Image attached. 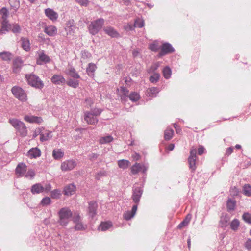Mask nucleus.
Wrapping results in <instances>:
<instances>
[{
    "mask_svg": "<svg viewBox=\"0 0 251 251\" xmlns=\"http://www.w3.org/2000/svg\"><path fill=\"white\" fill-rule=\"evenodd\" d=\"M9 122L21 136L25 137L27 135V129L25 125L23 122L17 119L10 118Z\"/></svg>",
    "mask_w": 251,
    "mask_h": 251,
    "instance_id": "obj_1",
    "label": "nucleus"
},
{
    "mask_svg": "<svg viewBox=\"0 0 251 251\" xmlns=\"http://www.w3.org/2000/svg\"><path fill=\"white\" fill-rule=\"evenodd\" d=\"M59 216L58 223L61 226H66L70 219L72 216L71 210L67 207H63L59 210L58 212Z\"/></svg>",
    "mask_w": 251,
    "mask_h": 251,
    "instance_id": "obj_2",
    "label": "nucleus"
},
{
    "mask_svg": "<svg viewBox=\"0 0 251 251\" xmlns=\"http://www.w3.org/2000/svg\"><path fill=\"white\" fill-rule=\"evenodd\" d=\"M104 23V20L103 18L92 21L88 26L89 33L93 35L97 34L102 28Z\"/></svg>",
    "mask_w": 251,
    "mask_h": 251,
    "instance_id": "obj_3",
    "label": "nucleus"
},
{
    "mask_svg": "<svg viewBox=\"0 0 251 251\" xmlns=\"http://www.w3.org/2000/svg\"><path fill=\"white\" fill-rule=\"evenodd\" d=\"M25 78L29 85L38 89H42L44 86L43 81L39 77L34 74H27Z\"/></svg>",
    "mask_w": 251,
    "mask_h": 251,
    "instance_id": "obj_4",
    "label": "nucleus"
},
{
    "mask_svg": "<svg viewBox=\"0 0 251 251\" xmlns=\"http://www.w3.org/2000/svg\"><path fill=\"white\" fill-rule=\"evenodd\" d=\"M11 92L13 95L20 100L24 101L26 100V95L22 88L15 86L12 88Z\"/></svg>",
    "mask_w": 251,
    "mask_h": 251,
    "instance_id": "obj_5",
    "label": "nucleus"
},
{
    "mask_svg": "<svg viewBox=\"0 0 251 251\" xmlns=\"http://www.w3.org/2000/svg\"><path fill=\"white\" fill-rule=\"evenodd\" d=\"M38 57L36 59V63L42 65L50 62L51 59L50 57L45 54L43 50H40L37 52Z\"/></svg>",
    "mask_w": 251,
    "mask_h": 251,
    "instance_id": "obj_6",
    "label": "nucleus"
},
{
    "mask_svg": "<svg viewBox=\"0 0 251 251\" xmlns=\"http://www.w3.org/2000/svg\"><path fill=\"white\" fill-rule=\"evenodd\" d=\"M190 153V155L188 158L189 168L192 171H194L196 169V161L197 159L196 149H192Z\"/></svg>",
    "mask_w": 251,
    "mask_h": 251,
    "instance_id": "obj_7",
    "label": "nucleus"
},
{
    "mask_svg": "<svg viewBox=\"0 0 251 251\" xmlns=\"http://www.w3.org/2000/svg\"><path fill=\"white\" fill-rule=\"evenodd\" d=\"M76 28V27L74 20H69L67 22L66 27L65 28L66 32L67 37L70 38V36H73Z\"/></svg>",
    "mask_w": 251,
    "mask_h": 251,
    "instance_id": "obj_8",
    "label": "nucleus"
},
{
    "mask_svg": "<svg viewBox=\"0 0 251 251\" xmlns=\"http://www.w3.org/2000/svg\"><path fill=\"white\" fill-rule=\"evenodd\" d=\"M143 189L141 187H133L132 189V199L136 204L139 202L143 194Z\"/></svg>",
    "mask_w": 251,
    "mask_h": 251,
    "instance_id": "obj_9",
    "label": "nucleus"
},
{
    "mask_svg": "<svg viewBox=\"0 0 251 251\" xmlns=\"http://www.w3.org/2000/svg\"><path fill=\"white\" fill-rule=\"evenodd\" d=\"M76 165L77 163L75 160H67L61 163V169L63 171H68L75 168Z\"/></svg>",
    "mask_w": 251,
    "mask_h": 251,
    "instance_id": "obj_10",
    "label": "nucleus"
},
{
    "mask_svg": "<svg viewBox=\"0 0 251 251\" xmlns=\"http://www.w3.org/2000/svg\"><path fill=\"white\" fill-rule=\"evenodd\" d=\"M175 51L174 48L169 43H165L162 45L159 56H164L166 54L173 53Z\"/></svg>",
    "mask_w": 251,
    "mask_h": 251,
    "instance_id": "obj_11",
    "label": "nucleus"
},
{
    "mask_svg": "<svg viewBox=\"0 0 251 251\" xmlns=\"http://www.w3.org/2000/svg\"><path fill=\"white\" fill-rule=\"evenodd\" d=\"M23 66V61L19 57H17L13 61V72L14 73H18L20 72L22 66Z\"/></svg>",
    "mask_w": 251,
    "mask_h": 251,
    "instance_id": "obj_12",
    "label": "nucleus"
},
{
    "mask_svg": "<svg viewBox=\"0 0 251 251\" xmlns=\"http://www.w3.org/2000/svg\"><path fill=\"white\" fill-rule=\"evenodd\" d=\"M84 120L88 124L94 125L96 124L98 119L91 112H86L84 114Z\"/></svg>",
    "mask_w": 251,
    "mask_h": 251,
    "instance_id": "obj_13",
    "label": "nucleus"
},
{
    "mask_svg": "<svg viewBox=\"0 0 251 251\" xmlns=\"http://www.w3.org/2000/svg\"><path fill=\"white\" fill-rule=\"evenodd\" d=\"M147 170V168L145 165L136 163L132 166L131 172L132 174L135 175L140 172H142L143 173H145Z\"/></svg>",
    "mask_w": 251,
    "mask_h": 251,
    "instance_id": "obj_14",
    "label": "nucleus"
},
{
    "mask_svg": "<svg viewBox=\"0 0 251 251\" xmlns=\"http://www.w3.org/2000/svg\"><path fill=\"white\" fill-rule=\"evenodd\" d=\"M50 80L53 84L58 85H63L66 82L65 78L60 75H54L52 76Z\"/></svg>",
    "mask_w": 251,
    "mask_h": 251,
    "instance_id": "obj_15",
    "label": "nucleus"
},
{
    "mask_svg": "<svg viewBox=\"0 0 251 251\" xmlns=\"http://www.w3.org/2000/svg\"><path fill=\"white\" fill-rule=\"evenodd\" d=\"M98 205L94 201H91L89 202L88 208V215L91 218H93L97 214Z\"/></svg>",
    "mask_w": 251,
    "mask_h": 251,
    "instance_id": "obj_16",
    "label": "nucleus"
},
{
    "mask_svg": "<svg viewBox=\"0 0 251 251\" xmlns=\"http://www.w3.org/2000/svg\"><path fill=\"white\" fill-rule=\"evenodd\" d=\"M27 166L24 163H19L16 169L15 172L16 174L20 177L24 176L26 172Z\"/></svg>",
    "mask_w": 251,
    "mask_h": 251,
    "instance_id": "obj_17",
    "label": "nucleus"
},
{
    "mask_svg": "<svg viewBox=\"0 0 251 251\" xmlns=\"http://www.w3.org/2000/svg\"><path fill=\"white\" fill-rule=\"evenodd\" d=\"M45 15L50 20L55 21L58 17V13L52 9L48 8L45 10Z\"/></svg>",
    "mask_w": 251,
    "mask_h": 251,
    "instance_id": "obj_18",
    "label": "nucleus"
},
{
    "mask_svg": "<svg viewBox=\"0 0 251 251\" xmlns=\"http://www.w3.org/2000/svg\"><path fill=\"white\" fill-rule=\"evenodd\" d=\"M41 155V151L37 147L30 149L27 153V156L31 159L36 158L40 157Z\"/></svg>",
    "mask_w": 251,
    "mask_h": 251,
    "instance_id": "obj_19",
    "label": "nucleus"
},
{
    "mask_svg": "<svg viewBox=\"0 0 251 251\" xmlns=\"http://www.w3.org/2000/svg\"><path fill=\"white\" fill-rule=\"evenodd\" d=\"M24 120L30 123L40 124L43 121L42 119L40 117L33 115H26L24 117Z\"/></svg>",
    "mask_w": 251,
    "mask_h": 251,
    "instance_id": "obj_20",
    "label": "nucleus"
},
{
    "mask_svg": "<svg viewBox=\"0 0 251 251\" xmlns=\"http://www.w3.org/2000/svg\"><path fill=\"white\" fill-rule=\"evenodd\" d=\"M137 210V205H134L131 211H127L124 214V218L126 220H129L135 216Z\"/></svg>",
    "mask_w": 251,
    "mask_h": 251,
    "instance_id": "obj_21",
    "label": "nucleus"
},
{
    "mask_svg": "<svg viewBox=\"0 0 251 251\" xmlns=\"http://www.w3.org/2000/svg\"><path fill=\"white\" fill-rule=\"evenodd\" d=\"M44 32L50 36H54L57 34V28L54 25H49L44 28Z\"/></svg>",
    "mask_w": 251,
    "mask_h": 251,
    "instance_id": "obj_22",
    "label": "nucleus"
},
{
    "mask_svg": "<svg viewBox=\"0 0 251 251\" xmlns=\"http://www.w3.org/2000/svg\"><path fill=\"white\" fill-rule=\"evenodd\" d=\"M52 137V132L49 130H45L40 133V140L42 142L49 140Z\"/></svg>",
    "mask_w": 251,
    "mask_h": 251,
    "instance_id": "obj_23",
    "label": "nucleus"
},
{
    "mask_svg": "<svg viewBox=\"0 0 251 251\" xmlns=\"http://www.w3.org/2000/svg\"><path fill=\"white\" fill-rule=\"evenodd\" d=\"M1 24L0 31L3 34H6L10 29L11 25L9 23L8 20L0 21Z\"/></svg>",
    "mask_w": 251,
    "mask_h": 251,
    "instance_id": "obj_24",
    "label": "nucleus"
},
{
    "mask_svg": "<svg viewBox=\"0 0 251 251\" xmlns=\"http://www.w3.org/2000/svg\"><path fill=\"white\" fill-rule=\"evenodd\" d=\"M31 192L33 195L43 192V186L39 183L34 184L31 187Z\"/></svg>",
    "mask_w": 251,
    "mask_h": 251,
    "instance_id": "obj_25",
    "label": "nucleus"
},
{
    "mask_svg": "<svg viewBox=\"0 0 251 251\" xmlns=\"http://www.w3.org/2000/svg\"><path fill=\"white\" fill-rule=\"evenodd\" d=\"M75 186L72 184H70L65 187L63 193L66 196H71L75 192Z\"/></svg>",
    "mask_w": 251,
    "mask_h": 251,
    "instance_id": "obj_26",
    "label": "nucleus"
},
{
    "mask_svg": "<svg viewBox=\"0 0 251 251\" xmlns=\"http://www.w3.org/2000/svg\"><path fill=\"white\" fill-rule=\"evenodd\" d=\"M21 45L23 49L26 51L30 50V43L29 40L27 38L22 37L21 38Z\"/></svg>",
    "mask_w": 251,
    "mask_h": 251,
    "instance_id": "obj_27",
    "label": "nucleus"
},
{
    "mask_svg": "<svg viewBox=\"0 0 251 251\" xmlns=\"http://www.w3.org/2000/svg\"><path fill=\"white\" fill-rule=\"evenodd\" d=\"M104 31L106 34L112 38L117 37L119 33L112 27L108 26L104 28Z\"/></svg>",
    "mask_w": 251,
    "mask_h": 251,
    "instance_id": "obj_28",
    "label": "nucleus"
},
{
    "mask_svg": "<svg viewBox=\"0 0 251 251\" xmlns=\"http://www.w3.org/2000/svg\"><path fill=\"white\" fill-rule=\"evenodd\" d=\"M120 97L122 101H126L127 100L129 96V90L125 87H121L120 88Z\"/></svg>",
    "mask_w": 251,
    "mask_h": 251,
    "instance_id": "obj_29",
    "label": "nucleus"
},
{
    "mask_svg": "<svg viewBox=\"0 0 251 251\" xmlns=\"http://www.w3.org/2000/svg\"><path fill=\"white\" fill-rule=\"evenodd\" d=\"M67 74L75 79H78L80 77L75 69L73 67H71L68 69Z\"/></svg>",
    "mask_w": 251,
    "mask_h": 251,
    "instance_id": "obj_30",
    "label": "nucleus"
},
{
    "mask_svg": "<svg viewBox=\"0 0 251 251\" xmlns=\"http://www.w3.org/2000/svg\"><path fill=\"white\" fill-rule=\"evenodd\" d=\"M12 57V53L8 51H3L0 53V57L2 60L5 61H10Z\"/></svg>",
    "mask_w": 251,
    "mask_h": 251,
    "instance_id": "obj_31",
    "label": "nucleus"
},
{
    "mask_svg": "<svg viewBox=\"0 0 251 251\" xmlns=\"http://www.w3.org/2000/svg\"><path fill=\"white\" fill-rule=\"evenodd\" d=\"M9 12L5 7H3L0 10V21H7Z\"/></svg>",
    "mask_w": 251,
    "mask_h": 251,
    "instance_id": "obj_32",
    "label": "nucleus"
},
{
    "mask_svg": "<svg viewBox=\"0 0 251 251\" xmlns=\"http://www.w3.org/2000/svg\"><path fill=\"white\" fill-rule=\"evenodd\" d=\"M112 226V223L110 222H102L99 226V230L105 231L109 229Z\"/></svg>",
    "mask_w": 251,
    "mask_h": 251,
    "instance_id": "obj_33",
    "label": "nucleus"
},
{
    "mask_svg": "<svg viewBox=\"0 0 251 251\" xmlns=\"http://www.w3.org/2000/svg\"><path fill=\"white\" fill-rule=\"evenodd\" d=\"M64 155V152L61 149L53 150L52 151V156L56 160H58L62 158Z\"/></svg>",
    "mask_w": 251,
    "mask_h": 251,
    "instance_id": "obj_34",
    "label": "nucleus"
},
{
    "mask_svg": "<svg viewBox=\"0 0 251 251\" xmlns=\"http://www.w3.org/2000/svg\"><path fill=\"white\" fill-rule=\"evenodd\" d=\"M66 83L69 86L74 88H76L79 86V81L77 80V79L69 78L67 81Z\"/></svg>",
    "mask_w": 251,
    "mask_h": 251,
    "instance_id": "obj_35",
    "label": "nucleus"
},
{
    "mask_svg": "<svg viewBox=\"0 0 251 251\" xmlns=\"http://www.w3.org/2000/svg\"><path fill=\"white\" fill-rule=\"evenodd\" d=\"M118 166L123 169H126L130 165V162L127 160L122 159L118 161Z\"/></svg>",
    "mask_w": 251,
    "mask_h": 251,
    "instance_id": "obj_36",
    "label": "nucleus"
},
{
    "mask_svg": "<svg viewBox=\"0 0 251 251\" xmlns=\"http://www.w3.org/2000/svg\"><path fill=\"white\" fill-rule=\"evenodd\" d=\"M236 207V201L231 199H228L227 201V208L228 211H231L235 209Z\"/></svg>",
    "mask_w": 251,
    "mask_h": 251,
    "instance_id": "obj_37",
    "label": "nucleus"
},
{
    "mask_svg": "<svg viewBox=\"0 0 251 251\" xmlns=\"http://www.w3.org/2000/svg\"><path fill=\"white\" fill-rule=\"evenodd\" d=\"M96 69V65L93 63H89L88 64V66L86 69V72L87 73V74L89 76L93 75V74L94 72L95 71Z\"/></svg>",
    "mask_w": 251,
    "mask_h": 251,
    "instance_id": "obj_38",
    "label": "nucleus"
},
{
    "mask_svg": "<svg viewBox=\"0 0 251 251\" xmlns=\"http://www.w3.org/2000/svg\"><path fill=\"white\" fill-rule=\"evenodd\" d=\"M159 90L156 87H151L148 90V94L151 97H155L159 93Z\"/></svg>",
    "mask_w": 251,
    "mask_h": 251,
    "instance_id": "obj_39",
    "label": "nucleus"
},
{
    "mask_svg": "<svg viewBox=\"0 0 251 251\" xmlns=\"http://www.w3.org/2000/svg\"><path fill=\"white\" fill-rule=\"evenodd\" d=\"M163 75L166 79L170 78L172 74L171 68L168 66H166L163 70Z\"/></svg>",
    "mask_w": 251,
    "mask_h": 251,
    "instance_id": "obj_40",
    "label": "nucleus"
},
{
    "mask_svg": "<svg viewBox=\"0 0 251 251\" xmlns=\"http://www.w3.org/2000/svg\"><path fill=\"white\" fill-rule=\"evenodd\" d=\"M174 131L171 128H167L164 132V138L166 140H170L173 136Z\"/></svg>",
    "mask_w": 251,
    "mask_h": 251,
    "instance_id": "obj_41",
    "label": "nucleus"
},
{
    "mask_svg": "<svg viewBox=\"0 0 251 251\" xmlns=\"http://www.w3.org/2000/svg\"><path fill=\"white\" fill-rule=\"evenodd\" d=\"M243 194L248 197L251 196V186L249 184H246L243 186Z\"/></svg>",
    "mask_w": 251,
    "mask_h": 251,
    "instance_id": "obj_42",
    "label": "nucleus"
},
{
    "mask_svg": "<svg viewBox=\"0 0 251 251\" xmlns=\"http://www.w3.org/2000/svg\"><path fill=\"white\" fill-rule=\"evenodd\" d=\"M129 99L133 102H136L138 101L140 97L138 93L137 92H132L130 93L128 96Z\"/></svg>",
    "mask_w": 251,
    "mask_h": 251,
    "instance_id": "obj_43",
    "label": "nucleus"
},
{
    "mask_svg": "<svg viewBox=\"0 0 251 251\" xmlns=\"http://www.w3.org/2000/svg\"><path fill=\"white\" fill-rule=\"evenodd\" d=\"M191 218V216L190 215H188L185 218L182 222H181L178 226V228H181L183 227L187 226L188 224L189 223L190 219Z\"/></svg>",
    "mask_w": 251,
    "mask_h": 251,
    "instance_id": "obj_44",
    "label": "nucleus"
},
{
    "mask_svg": "<svg viewBox=\"0 0 251 251\" xmlns=\"http://www.w3.org/2000/svg\"><path fill=\"white\" fill-rule=\"evenodd\" d=\"M113 138L111 135H107L100 138V142L101 144H106L111 142Z\"/></svg>",
    "mask_w": 251,
    "mask_h": 251,
    "instance_id": "obj_45",
    "label": "nucleus"
},
{
    "mask_svg": "<svg viewBox=\"0 0 251 251\" xmlns=\"http://www.w3.org/2000/svg\"><path fill=\"white\" fill-rule=\"evenodd\" d=\"M75 230H85L87 226L82 224L81 222L75 223Z\"/></svg>",
    "mask_w": 251,
    "mask_h": 251,
    "instance_id": "obj_46",
    "label": "nucleus"
},
{
    "mask_svg": "<svg viewBox=\"0 0 251 251\" xmlns=\"http://www.w3.org/2000/svg\"><path fill=\"white\" fill-rule=\"evenodd\" d=\"M239 221L237 219H234L230 224L231 228L233 230H236L239 226Z\"/></svg>",
    "mask_w": 251,
    "mask_h": 251,
    "instance_id": "obj_47",
    "label": "nucleus"
},
{
    "mask_svg": "<svg viewBox=\"0 0 251 251\" xmlns=\"http://www.w3.org/2000/svg\"><path fill=\"white\" fill-rule=\"evenodd\" d=\"M159 67V63L157 62L152 65L150 68H149L147 70V72L149 74L154 73L155 71Z\"/></svg>",
    "mask_w": 251,
    "mask_h": 251,
    "instance_id": "obj_48",
    "label": "nucleus"
},
{
    "mask_svg": "<svg viewBox=\"0 0 251 251\" xmlns=\"http://www.w3.org/2000/svg\"><path fill=\"white\" fill-rule=\"evenodd\" d=\"M160 78V75L158 73H154L153 75L150 77L149 80L151 83L157 82Z\"/></svg>",
    "mask_w": 251,
    "mask_h": 251,
    "instance_id": "obj_49",
    "label": "nucleus"
},
{
    "mask_svg": "<svg viewBox=\"0 0 251 251\" xmlns=\"http://www.w3.org/2000/svg\"><path fill=\"white\" fill-rule=\"evenodd\" d=\"M35 175V171L32 169L28 170V171L25 173V176L26 178L32 179L34 178Z\"/></svg>",
    "mask_w": 251,
    "mask_h": 251,
    "instance_id": "obj_50",
    "label": "nucleus"
},
{
    "mask_svg": "<svg viewBox=\"0 0 251 251\" xmlns=\"http://www.w3.org/2000/svg\"><path fill=\"white\" fill-rule=\"evenodd\" d=\"M9 3L15 10H17L20 6V1L19 0H9Z\"/></svg>",
    "mask_w": 251,
    "mask_h": 251,
    "instance_id": "obj_51",
    "label": "nucleus"
},
{
    "mask_svg": "<svg viewBox=\"0 0 251 251\" xmlns=\"http://www.w3.org/2000/svg\"><path fill=\"white\" fill-rule=\"evenodd\" d=\"M242 218L245 222L251 224V214L248 212L244 213L242 216Z\"/></svg>",
    "mask_w": 251,
    "mask_h": 251,
    "instance_id": "obj_52",
    "label": "nucleus"
},
{
    "mask_svg": "<svg viewBox=\"0 0 251 251\" xmlns=\"http://www.w3.org/2000/svg\"><path fill=\"white\" fill-rule=\"evenodd\" d=\"M229 221V219L227 216H224L221 218L220 223L222 227H226L227 226V223Z\"/></svg>",
    "mask_w": 251,
    "mask_h": 251,
    "instance_id": "obj_53",
    "label": "nucleus"
},
{
    "mask_svg": "<svg viewBox=\"0 0 251 251\" xmlns=\"http://www.w3.org/2000/svg\"><path fill=\"white\" fill-rule=\"evenodd\" d=\"M21 29L20 25L18 24H14L12 27V31L14 33H20Z\"/></svg>",
    "mask_w": 251,
    "mask_h": 251,
    "instance_id": "obj_54",
    "label": "nucleus"
},
{
    "mask_svg": "<svg viewBox=\"0 0 251 251\" xmlns=\"http://www.w3.org/2000/svg\"><path fill=\"white\" fill-rule=\"evenodd\" d=\"M144 22L143 20L140 19H138L135 21V22H134V27H135L142 28V27L144 26Z\"/></svg>",
    "mask_w": 251,
    "mask_h": 251,
    "instance_id": "obj_55",
    "label": "nucleus"
},
{
    "mask_svg": "<svg viewBox=\"0 0 251 251\" xmlns=\"http://www.w3.org/2000/svg\"><path fill=\"white\" fill-rule=\"evenodd\" d=\"M60 195V191L58 189H54L51 192V197L53 199H58Z\"/></svg>",
    "mask_w": 251,
    "mask_h": 251,
    "instance_id": "obj_56",
    "label": "nucleus"
},
{
    "mask_svg": "<svg viewBox=\"0 0 251 251\" xmlns=\"http://www.w3.org/2000/svg\"><path fill=\"white\" fill-rule=\"evenodd\" d=\"M51 202L50 199L49 197H46L42 199L41 201V204L43 206H47L49 205Z\"/></svg>",
    "mask_w": 251,
    "mask_h": 251,
    "instance_id": "obj_57",
    "label": "nucleus"
},
{
    "mask_svg": "<svg viewBox=\"0 0 251 251\" xmlns=\"http://www.w3.org/2000/svg\"><path fill=\"white\" fill-rule=\"evenodd\" d=\"M150 49L154 52H157L159 49V47L157 43H153L151 44L149 46Z\"/></svg>",
    "mask_w": 251,
    "mask_h": 251,
    "instance_id": "obj_58",
    "label": "nucleus"
},
{
    "mask_svg": "<svg viewBox=\"0 0 251 251\" xmlns=\"http://www.w3.org/2000/svg\"><path fill=\"white\" fill-rule=\"evenodd\" d=\"M239 191L238 189L236 187H231L230 190V195L234 197L237 196L239 194Z\"/></svg>",
    "mask_w": 251,
    "mask_h": 251,
    "instance_id": "obj_59",
    "label": "nucleus"
},
{
    "mask_svg": "<svg viewBox=\"0 0 251 251\" xmlns=\"http://www.w3.org/2000/svg\"><path fill=\"white\" fill-rule=\"evenodd\" d=\"M51 189V185L50 183L45 184L44 186H43V192L48 193L50 191Z\"/></svg>",
    "mask_w": 251,
    "mask_h": 251,
    "instance_id": "obj_60",
    "label": "nucleus"
},
{
    "mask_svg": "<svg viewBox=\"0 0 251 251\" xmlns=\"http://www.w3.org/2000/svg\"><path fill=\"white\" fill-rule=\"evenodd\" d=\"M73 220L75 223L81 222V217L78 214L75 213L73 218Z\"/></svg>",
    "mask_w": 251,
    "mask_h": 251,
    "instance_id": "obj_61",
    "label": "nucleus"
},
{
    "mask_svg": "<svg viewBox=\"0 0 251 251\" xmlns=\"http://www.w3.org/2000/svg\"><path fill=\"white\" fill-rule=\"evenodd\" d=\"M105 172L104 171H100L96 174L95 175L96 179L99 180L100 178L101 177L105 176Z\"/></svg>",
    "mask_w": 251,
    "mask_h": 251,
    "instance_id": "obj_62",
    "label": "nucleus"
},
{
    "mask_svg": "<svg viewBox=\"0 0 251 251\" xmlns=\"http://www.w3.org/2000/svg\"><path fill=\"white\" fill-rule=\"evenodd\" d=\"M90 112H91L95 116L97 117V116L100 114L101 113V110L100 109H94L93 110L91 111Z\"/></svg>",
    "mask_w": 251,
    "mask_h": 251,
    "instance_id": "obj_63",
    "label": "nucleus"
},
{
    "mask_svg": "<svg viewBox=\"0 0 251 251\" xmlns=\"http://www.w3.org/2000/svg\"><path fill=\"white\" fill-rule=\"evenodd\" d=\"M81 55H82V57L83 59L88 58L91 57V54L89 52H88V51H86L85 50L82 51Z\"/></svg>",
    "mask_w": 251,
    "mask_h": 251,
    "instance_id": "obj_64",
    "label": "nucleus"
}]
</instances>
